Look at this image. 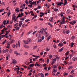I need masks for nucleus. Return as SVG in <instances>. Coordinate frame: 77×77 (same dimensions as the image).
<instances>
[{
    "instance_id": "1",
    "label": "nucleus",
    "mask_w": 77,
    "mask_h": 77,
    "mask_svg": "<svg viewBox=\"0 0 77 77\" xmlns=\"http://www.w3.org/2000/svg\"><path fill=\"white\" fill-rule=\"evenodd\" d=\"M20 44H21V41L19 40L18 42V43L16 44V46L15 45H12V47L14 48H15V46L16 48H17L18 46L19 47H20Z\"/></svg>"
},
{
    "instance_id": "2",
    "label": "nucleus",
    "mask_w": 77,
    "mask_h": 77,
    "mask_svg": "<svg viewBox=\"0 0 77 77\" xmlns=\"http://www.w3.org/2000/svg\"><path fill=\"white\" fill-rule=\"evenodd\" d=\"M65 19H63L61 21L60 20V24H65Z\"/></svg>"
},
{
    "instance_id": "3",
    "label": "nucleus",
    "mask_w": 77,
    "mask_h": 77,
    "mask_svg": "<svg viewBox=\"0 0 77 77\" xmlns=\"http://www.w3.org/2000/svg\"><path fill=\"white\" fill-rule=\"evenodd\" d=\"M12 62V63H13L14 65H15L16 63H17V60H15V59H12L11 60Z\"/></svg>"
},
{
    "instance_id": "4",
    "label": "nucleus",
    "mask_w": 77,
    "mask_h": 77,
    "mask_svg": "<svg viewBox=\"0 0 77 77\" xmlns=\"http://www.w3.org/2000/svg\"><path fill=\"white\" fill-rule=\"evenodd\" d=\"M6 22H7L6 23ZM3 23L4 24V25L5 26L6 24H9V20H8L7 21L6 20H4L3 22Z\"/></svg>"
},
{
    "instance_id": "5",
    "label": "nucleus",
    "mask_w": 77,
    "mask_h": 77,
    "mask_svg": "<svg viewBox=\"0 0 77 77\" xmlns=\"http://www.w3.org/2000/svg\"><path fill=\"white\" fill-rule=\"evenodd\" d=\"M63 3L62 2H57L56 4L58 6H62V5H63Z\"/></svg>"
},
{
    "instance_id": "6",
    "label": "nucleus",
    "mask_w": 77,
    "mask_h": 77,
    "mask_svg": "<svg viewBox=\"0 0 77 77\" xmlns=\"http://www.w3.org/2000/svg\"><path fill=\"white\" fill-rule=\"evenodd\" d=\"M15 19H16V16H15V14H13L12 15V20H14Z\"/></svg>"
},
{
    "instance_id": "7",
    "label": "nucleus",
    "mask_w": 77,
    "mask_h": 77,
    "mask_svg": "<svg viewBox=\"0 0 77 77\" xmlns=\"http://www.w3.org/2000/svg\"><path fill=\"white\" fill-rule=\"evenodd\" d=\"M23 14H24V13H21V14H19V15L17 16V18L22 17V16H23Z\"/></svg>"
},
{
    "instance_id": "8",
    "label": "nucleus",
    "mask_w": 77,
    "mask_h": 77,
    "mask_svg": "<svg viewBox=\"0 0 77 77\" xmlns=\"http://www.w3.org/2000/svg\"><path fill=\"white\" fill-rule=\"evenodd\" d=\"M14 53L15 54H16L17 56H19V55H20V53H18V52L17 51H15Z\"/></svg>"
},
{
    "instance_id": "9",
    "label": "nucleus",
    "mask_w": 77,
    "mask_h": 77,
    "mask_svg": "<svg viewBox=\"0 0 77 77\" xmlns=\"http://www.w3.org/2000/svg\"><path fill=\"white\" fill-rule=\"evenodd\" d=\"M36 36L37 38H40L41 36V34L39 33H37L36 34Z\"/></svg>"
},
{
    "instance_id": "10",
    "label": "nucleus",
    "mask_w": 77,
    "mask_h": 77,
    "mask_svg": "<svg viewBox=\"0 0 77 77\" xmlns=\"http://www.w3.org/2000/svg\"><path fill=\"white\" fill-rule=\"evenodd\" d=\"M3 27H4V28L2 30V32H4V31H5V30H7V28H5V26H3Z\"/></svg>"
},
{
    "instance_id": "11",
    "label": "nucleus",
    "mask_w": 77,
    "mask_h": 77,
    "mask_svg": "<svg viewBox=\"0 0 77 77\" xmlns=\"http://www.w3.org/2000/svg\"><path fill=\"white\" fill-rule=\"evenodd\" d=\"M63 46V43L62 42L60 43L58 45V47H62V46Z\"/></svg>"
},
{
    "instance_id": "12",
    "label": "nucleus",
    "mask_w": 77,
    "mask_h": 77,
    "mask_svg": "<svg viewBox=\"0 0 77 77\" xmlns=\"http://www.w3.org/2000/svg\"><path fill=\"white\" fill-rule=\"evenodd\" d=\"M7 52H9V50H8V49H7L3 51V53H7Z\"/></svg>"
},
{
    "instance_id": "13",
    "label": "nucleus",
    "mask_w": 77,
    "mask_h": 77,
    "mask_svg": "<svg viewBox=\"0 0 77 77\" xmlns=\"http://www.w3.org/2000/svg\"><path fill=\"white\" fill-rule=\"evenodd\" d=\"M40 14L41 15H40V17H41V18L42 17V16L44 15V13H42V12H41V13Z\"/></svg>"
},
{
    "instance_id": "14",
    "label": "nucleus",
    "mask_w": 77,
    "mask_h": 77,
    "mask_svg": "<svg viewBox=\"0 0 77 77\" xmlns=\"http://www.w3.org/2000/svg\"><path fill=\"white\" fill-rule=\"evenodd\" d=\"M29 67H30L31 68H33L34 66V64H31L28 66Z\"/></svg>"
},
{
    "instance_id": "15",
    "label": "nucleus",
    "mask_w": 77,
    "mask_h": 77,
    "mask_svg": "<svg viewBox=\"0 0 77 77\" xmlns=\"http://www.w3.org/2000/svg\"><path fill=\"white\" fill-rule=\"evenodd\" d=\"M23 42H24L25 44H27L29 43V41H25V40H23Z\"/></svg>"
},
{
    "instance_id": "16",
    "label": "nucleus",
    "mask_w": 77,
    "mask_h": 77,
    "mask_svg": "<svg viewBox=\"0 0 77 77\" xmlns=\"http://www.w3.org/2000/svg\"><path fill=\"white\" fill-rule=\"evenodd\" d=\"M53 17H51L49 19V21L50 22H52V21H53Z\"/></svg>"
},
{
    "instance_id": "17",
    "label": "nucleus",
    "mask_w": 77,
    "mask_h": 77,
    "mask_svg": "<svg viewBox=\"0 0 77 77\" xmlns=\"http://www.w3.org/2000/svg\"><path fill=\"white\" fill-rule=\"evenodd\" d=\"M52 67L53 68H57V66L56 65H54L52 66Z\"/></svg>"
},
{
    "instance_id": "18",
    "label": "nucleus",
    "mask_w": 77,
    "mask_h": 77,
    "mask_svg": "<svg viewBox=\"0 0 77 77\" xmlns=\"http://www.w3.org/2000/svg\"><path fill=\"white\" fill-rule=\"evenodd\" d=\"M15 27L16 30H20V27H19V26H16Z\"/></svg>"
},
{
    "instance_id": "19",
    "label": "nucleus",
    "mask_w": 77,
    "mask_h": 77,
    "mask_svg": "<svg viewBox=\"0 0 77 77\" xmlns=\"http://www.w3.org/2000/svg\"><path fill=\"white\" fill-rule=\"evenodd\" d=\"M39 57V56H36V57H35L36 58H34L33 59V61H35V60H36V59H38V58Z\"/></svg>"
},
{
    "instance_id": "20",
    "label": "nucleus",
    "mask_w": 77,
    "mask_h": 77,
    "mask_svg": "<svg viewBox=\"0 0 77 77\" xmlns=\"http://www.w3.org/2000/svg\"><path fill=\"white\" fill-rule=\"evenodd\" d=\"M72 25H74L75 23H76V21L75 20H72Z\"/></svg>"
},
{
    "instance_id": "21",
    "label": "nucleus",
    "mask_w": 77,
    "mask_h": 77,
    "mask_svg": "<svg viewBox=\"0 0 77 77\" xmlns=\"http://www.w3.org/2000/svg\"><path fill=\"white\" fill-rule=\"evenodd\" d=\"M48 25H49V26H50V27H53V26H52V24H51V23H50V22L48 23Z\"/></svg>"
},
{
    "instance_id": "22",
    "label": "nucleus",
    "mask_w": 77,
    "mask_h": 77,
    "mask_svg": "<svg viewBox=\"0 0 77 77\" xmlns=\"http://www.w3.org/2000/svg\"><path fill=\"white\" fill-rule=\"evenodd\" d=\"M16 12H19L20 11H19V8H17L15 9Z\"/></svg>"
},
{
    "instance_id": "23",
    "label": "nucleus",
    "mask_w": 77,
    "mask_h": 77,
    "mask_svg": "<svg viewBox=\"0 0 77 77\" xmlns=\"http://www.w3.org/2000/svg\"><path fill=\"white\" fill-rule=\"evenodd\" d=\"M12 26L10 25H9L7 26V27L8 28V29H11V28H12Z\"/></svg>"
},
{
    "instance_id": "24",
    "label": "nucleus",
    "mask_w": 77,
    "mask_h": 77,
    "mask_svg": "<svg viewBox=\"0 0 77 77\" xmlns=\"http://www.w3.org/2000/svg\"><path fill=\"white\" fill-rule=\"evenodd\" d=\"M64 3L63 4V6H65L66 5V3H67V1L66 0H64Z\"/></svg>"
},
{
    "instance_id": "25",
    "label": "nucleus",
    "mask_w": 77,
    "mask_h": 77,
    "mask_svg": "<svg viewBox=\"0 0 77 77\" xmlns=\"http://www.w3.org/2000/svg\"><path fill=\"white\" fill-rule=\"evenodd\" d=\"M70 12L71 11L69 9L67 11L66 14H69V13H70Z\"/></svg>"
},
{
    "instance_id": "26",
    "label": "nucleus",
    "mask_w": 77,
    "mask_h": 77,
    "mask_svg": "<svg viewBox=\"0 0 77 77\" xmlns=\"http://www.w3.org/2000/svg\"><path fill=\"white\" fill-rule=\"evenodd\" d=\"M63 47L61 49L59 50V52H61L63 51Z\"/></svg>"
},
{
    "instance_id": "27",
    "label": "nucleus",
    "mask_w": 77,
    "mask_h": 77,
    "mask_svg": "<svg viewBox=\"0 0 77 77\" xmlns=\"http://www.w3.org/2000/svg\"><path fill=\"white\" fill-rule=\"evenodd\" d=\"M7 15H8V17H9V15H11V13L10 12V10H9V11L7 13Z\"/></svg>"
},
{
    "instance_id": "28",
    "label": "nucleus",
    "mask_w": 77,
    "mask_h": 77,
    "mask_svg": "<svg viewBox=\"0 0 77 77\" xmlns=\"http://www.w3.org/2000/svg\"><path fill=\"white\" fill-rule=\"evenodd\" d=\"M15 42V40H11V41L10 43V44H12V43H14Z\"/></svg>"
},
{
    "instance_id": "29",
    "label": "nucleus",
    "mask_w": 77,
    "mask_h": 77,
    "mask_svg": "<svg viewBox=\"0 0 77 77\" xmlns=\"http://www.w3.org/2000/svg\"><path fill=\"white\" fill-rule=\"evenodd\" d=\"M54 11H55V12H57L59 11V9L57 8H55L54 9Z\"/></svg>"
},
{
    "instance_id": "30",
    "label": "nucleus",
    "mask_w": 77,
    "mask_h": 77,
    "mask_svg": "<svg viewBox=\"0 0 77 77\" xmlns=\"http://www.w3.org/2000/svg\"><path fill=\"white\" fill-rule=\"evenodd\" d=\"M72 59H73V60H74V61H75V60H77V58L74 57Z\"/></svg>"
},
{
    "instance_id": "31",
    "label": "nucleus",
    "mask_w": 77,
    "mask_h": 77,
    "mask_svg": "<svg viewBox=\"0 0 77 77\" xmlns=\"http://www.w3.org/2000/svg\"><path fill=\"white\" fill-rule=\"evenodd\" d=\"M39 33H41V34H43V32L42 31H38Z\"/></svg>"
},
{
    "instance_id": "32",
    "label": "nucleus",
    "mask_w": 77,
    "mask_h": 77,
    "mask_svg": "<svg viewBox=\"0 0 77 77\" xmlns=\"http://www.w3.org/2000/svg\"><path fill=\"white\" fill-rule=\"evenodd\" d=\"M53 71L54 72H57V69H53Z\"/></svg>"
},
{
    "instance_id": "33",
    "label": "nucleus",
    "mask_w": 77,
    "mask_h": 77,
    "mask_svg": "<svg viewBox=\"0 0 77 77\" xmlns=\"http://www.w3.org/2000/svg\"><path fill=\"white\" fill-rule=\"evenodd\" d=\"M55 57L57 59H60V57H58L57 55H56L55 56Z\"/></svg>"
},
{
    "instance_id": "34",
    "label": "nucleus",
    "mask_w": 77,
    "mask_h": 77,
    "mask_svg": "<svg viewBox=\"0 0 77 77\" xmlns=\"http://www.w3.org/2000/svg\"><path fill=\"white\" fill-rule=\"evenodd\" d=\"M69 51H68L65 54L66 56H67V55H69Z\"/></svg>"
},
{
    "instance_id": "35",
    "label": "nucleus",
    "mask_w": 77,
    "mask_h": 77,
    "mask_svg": "<svg viewBox=\"0 0 77 77\" xmlns=\"http://www.w3.org/2000/svg\"><path fill=\"white\" fill-rule=\"evenodd\" d=\"M5 36V35H1L0 36V38H3Z\"/></svg>"
},
{
    "instance_id": "36",
    "label": "nucleus",
    "mask_w": 77,
    "mask_h": 77,
    "mask_svg": "<svg viewBox=\"0 0 77 77\" xmlns=\"http://www.w3.org/2000/svg\"><path fill=\"white\" fill-rule=\"evenodd\" d=\"M66 34H68V33H69V30L66 29Z\"/></svg>"
},
{
    "instance_id": "37",
    "label": "nucleus",
    "mask_w": 77,
    "mask_h": 77,
    "mask_svg": "<svg viewBox=\"0 0 77 77\" xmlns=\"http://www.w3.org/2000/svg\"><path fill=\"white\" fill-rule=\"evenodd\" d=\"M72 66H69L68 68V69H72Z\"/></svg>"
},
{
    "instance_id": "38",
    "label": "nucleus",
    "mask_w": 77,
    "mask_h": 77,
    "mask_svg": "<svg viewBox=\"0 0 77 77\" xmlns=\"http://www.w3.org/2000/svg\"><path fill=\"white\" fill-rule=\"evenodd\" d=\"M42 41V39H38L37 42H41Z\"/></svg>"
},
{
    "instance_id": "39",
    "label": "nucleus",
    "mask_w": 77,
    "mask_h": 77,
    "mask_svg": "<svg viewBox=\"0 0 77 77\" xmlns=\"http://www.w3.org/2000/svg\"><path fill=\"white\" fill-rule=\"evenodd\" d=\"M32 32H33V31H30L27 33V35H29V34H30L31 33H32Z\"/></svg>"
},
{
    "instance_id": "40",
    "label": "nucleus",
    "mask_w": 77,
    "mask_h": 77,
    "mask_svg": "<svg viewBox=\"0 0 77 77\" xmlns=\"http://www.w3.org/2000/svg\"><path fill=\"white\" fill-rule=\"evenodd\" d=\"M18 17L17 18V17L14 20H13L14 22H15V23H16V22H17V20L18 19Z\"/></svg>"
},
{
    "instance_id": "41",
    "label": "nucleus",
    "mask_w": 77,
    "mask_h": 77,
    "mask_svg": "<svg viewBox=\"0 0 77 77\" xmlns=\"http://www.w3.org/2000/svg\"><path fill=\"white\" fill-rule=\"evenodd\" d=\"M66 29H63V32L64 33V34H65V33H66Z\"/></svg>"
},
{
    "instance_id": "42",
    "label": "nucleus",
    "mask_w": 77,
    "mask_h": 77,
    "mask_svg": "<svg viewBox=\"0 0 77 77\" xmlns=\"http://www.w3.org/2000/svg\"><path fill=\"white\" fill-rule=\"evenodd\" d=\"M23 47H25V48H29V46L27 45H23Z\"/></svg>"
},
{
    "instance_id": "43",
    "label": "nucleus",
    "mask_w": 77,
    "mask_h": 77,
    "mask_svg": "<svg viewBox=\"0 0 77 77\" xmlns=\"http://www.w3.org/2000/svg\"><path fill=\"white\" fill-rule=\"evenodd\" d=\"M51 38V36H49L47 38V41H49L50 39Z\"/></svg>"
},
{
    "instance_id": "44",
    "label": "nucleus",
    "mask_w": 77,
    "mask_h": 77,
    "mask_svg": "<svg viewBox=\"0 0 77 77\" xmlns=\"http://www.w3.org/2000/svg\"><path fill=\"white\" fill-rule=\"evenodd\" d=\"M36 32H37V31H35L33 32L32 34L33 35H35V33H36Z\"/></svg>"
},
{
    "instance_id": "45",
    "label": "nucleus",
    "mask_w": 77,
    "mask_h": 77,
    "mask_svg": "<svg viewBox=\"0 0 77 77\" xmlns=\"http://www.w3.org/2000/svg\"><path fill=\"white\" fill-rule=\"evenodd\" d=\"M50 49H48V48H46V51H50Z\"/></svg>"
},
{
    "instance_id": "46",
    "label": "nucleus",
    "mask_w": 77,
    "mask_h": 77,
    "mask_svg": "<svg viewBox=\"0 0 77 77\" xmlns=\"http://www.w3.org/2000/svg\"><path fill=\"white\" fill-rule=\"evenodd\" d=\"M37 46H34L33 47V49L34 50H35V49H36V48H37Z\"/></svg>"
},
{
    "instance_id": "47",
    "label": "nucleus",
    "mask_w": 77,
    "mask_h": 77,
    "mask_svg": "<svg viewBox=\"0 0 77 77\" xmlns=\"http://www.w3.org/2000/svg\"><path fill=\"white\" fill-rule=\"evenodd\" d=\"M63 75H64V76H65V75H68V73H66V72H64Z\"/></svg>"
},
{
    "instance_id": "48",
    "label": "nucleus",
    "mask_w": 77,
    "mask_h": 77,
    "mask_svg": "<svg viewBox=\"0 0 77 77\" xmlns=\"http://www.w3.org/2000/svg\"><path fill=\"white\" fill-rule=\"evenodd\" d=\"M4 26V25L3 24H2L0 26V29H1V28H2V27H3Z\"/></svg>"
},
{
    "instance_id": "49",
    "label": "nucleus",
    "mask_w": 77,
    "mask_h": 77,
    "mask_svg": "<svg viewBox=\"0 0 77 77\" xmlns=\"http://www.w3.org/2000/svg\"><path fill=\"white\" fill-rule=\"evenodd\" d=\"M6 40H5V41L3 42L2 44H3V45H5V44L6 43Z\"/></svg>"
},
{
    "instance_id": "50",
    "label": "nucleus",
    "mask_w": 77,
    "mask_h": 77,
    "mask_svg": "<svg viewBox=\"0 0 77 77\" xmlns=\"http://www.w3.org/2000/svg\"><path fill=\"white\" fill-rule=\"evenodd\" d=\"M53 47H54V48H57V47L55 44H54L53 45Z\"/></svg>"
},
{
    "instance_id": "51",
    "label": "nucleus",
    "mask_w": 77,
    "mask_h": 77,
    "mask_svg": "<svg viewBox=\"0 0 77 77\" xmlns=\"http://www.w3.org/2000/svg\"><path fill=\"white\" fill-rule=\"evenodd\" d=\"M22 24H23V23H19V27H21V26H22Z\"/></svg>"
},
{
    "instance_id": "52",
    "label": "nucleus",
    "mask_w": 77,
    "mask_h": 77,
    "mask_svg": "<svg viewBox=\"0 0 77 77\" xmlns=\"http://www.w3.org/2000/svg\"><path fill=\"white\" fill-rule=\"evenodd\" d=\"M20 20H21V21H24L25 20V19L24 18H21L20 19Z\"/></svg>"
},
{
    "instance_id": "53",
    "label": "nucleus",
    "mask_w": 77,
    "mask_h": 77,
    "mask_svg": "<svg viewBox=\"0 0 77 77\" xmlns=\"http://www.w3.org/2000/svg\"><path fill=\"white\" fill-rule=\"evenodd\" d=\"M20 8H21L22 9H24L25 7H23V5H21Z\"/></svg>"
},
{
    "instance_id": "54",
    "label": "nucleus",
    "mask_w": 77,
    "mask_h": 77,
    "mask_svg": "<svg viewBox=\"0 0 77 77\" xmlns=\"http://www.w3.org/2000/svg\"><path fill=\"white\" fill-rule=\"evenodd\" d=\"M64 63L65 65H66L67 64H68V62H67L65 61H64Z\"/></svg>"
},
{
    "instance_id": "55",
    "label": "nucleus",
    "mask_w": 77,
    "mask_h": 77,
    "mask_svg": "<svg viewBox=\"0 0 77 77\" xmlns=\"http://www.w3.org/2000/svg\"><path fill=\"white\" fill-rule=\"evenodd\" d=\"M4 11V9H2L1 10H0V12H3Z\"/></svg>"
},
{
    "instance_id": "56",
    "label": "nucleus",
    "mask_w": 77,
    "mask_h": 77,
    "mask_svg": "<svg viewBox=\"0 0 77 77\" xmlns=\"http://www.w3.org/2000/svg\"><path fill=\"white\" fill-rule=\"evenodd\" d=\"M28 6H29V7L31 8L33 7L32 4H31V5H28Z\"/></svg>"
},
{
    "instance_id": "57",
    "label": "nucleus",
    "mask_w": 77,
    "mask_h": 77,
    "mask_svg": "<svg viewBox=\"0 0 77 77\" xmlns=\"http://www.w3.org/2000/svg\"><path fill=\"white\" fill-rule=\"evenodd\" d=\"M29 3L30 4H32V0H29Z\"/></svg>"
},
{
    "instance_id": "58",
    "label": "nucleus",
    "mask_w": 77,
    "mask_h": 77,
    "mask_svg": "<svg viewBox=\"0 0 77 77\" xmlns=\"http://www.w3.org/2000/svg\"><path fill=\"white\" fill-rule=\"evenodd\" d=\"M49 56L50 59H51L53 57V56L51 55H49Z\"/></svg>"
},
{
    "instance_id": "59",
    "label": "nucleus",
    "mask_w": 77,
    "mask_h": 77,
    "mask_svg": "<svg viewBox=\"0 0 77 77\" xmlns=\"http://www.w3.org/2000/svg\"><path fill=\"white\" fill-rule=\"evenodd\" d=\"M74 72V70L72 69L71 72V74H72Z\"/></svg>"
},
{
    "instance_id": "60",
    "label": "nucleus",
    "mask_w": 77,
    "mask_h": 77,
    "mask_svg": "<svg viewBox=\"0 0 77 77\" xmlns=\"http://www.w3.org/2000/svg\"><path fill=\"white\" fill-rule=\"evenodd\" d=\"M28 54V53L27 52H24V55H27Z\"/></svg>"
},
{
    "instance_id": "61",
    "label": "nucleus",
    "mask_w": 77,
    "mask_h": 77,
    "mask_svg": "<svg viewBox=\"0 0 77 77\" xmlns=\"http://www.w3.org/2000/svg\"><path fill=\"white\" fill-rule=\"evenodd\" d=\"M45 31H46L45 30V29H44L43 30V32H45V34H46V35H47L48 34V33L47 32H46Z\"/></svg>"
},
{
    "instance_id": "62",
    "label": "nucleus",
    "mask_w": 77,
    "mask_h": 77,
    "mask_svg": "<svg viewBox=\"0 0 77 77\" xmlns=\"http://www.w3.org/2000/svg\"><path fill=\"white\" fill-rule=\"evenodd\" d=\"M60 74V73L59 72H58L57 73V74L56 75H58L59 74Z\"/></svg>"
},
{
    "instance_id": "63",
    "label": "nucleus",
    "mask_w": 77,
    "mask_h": 77,
    "mask_svg": "<svg viewBox=\"0 0 77 77\" xmlns=\"http://www.w3.org/2000/svg\"><path fill=\"white\" fill-rule=\"evenodd\" d=\"M41 75L42 77H44V75L42 73H41Z\"/></svg>"
},
{
    "instance_id": "64",
    "label": "nucleus",
    "mask_w": 77,
    "mask_h": 77,
    "mask_svg": "<svg viewBox=\"0 0 77 77\" xmlns=\"http://www.w3.org/2000/svg\"><path fill=\"white\" fill-rule=\"evenodd\" d=\"M50 61V60L49 59H48L47 60V63H49V62Z\"/></svg>"
}]
</instances>
